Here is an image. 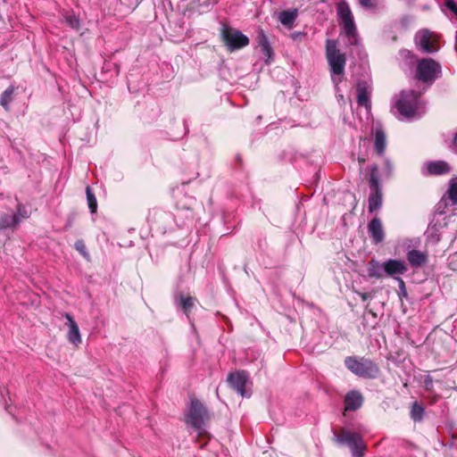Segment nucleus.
<instances>
[{
	"instance_id": "1",
	"label": "nucleus",
	"mask_w": 457,
	"mask_h": 457,
	"mask_svg": "<svg viewBox=\"0 0 457 457\" xmlns=\"http://www.w3.org/2000/svg\"><path fill=\"white\" fill-rule=\"evenodd\" d=\"M395 108L404 119H417L425 112L419 95L413 90L402 91L395 99Z\"/></svg>"
},
{
	"instance_id": "2",
	"label": "nucleus",
	"mask_w": 457,
	"mask_h": 457,
	"mask_svg": "<svg viewBox=\"0 0 457 457\" xmlns=\"http://www.w3.org/2000/svg\"><path fill=\"white\" fill-rule=\"evenodd\" d=\"M326 59L329 67L331 79L336 87L341 82V78L346 64V56L337 47V42L333 39L326 41Z\"/></svg>"
},
{
	"instance_id": "3",
	"label": "nucleus",
	"mask_w": 457,
	"mask_h": 457,
	"mask_svg": "<svg viewBox=\"0 0 457 457\" xmlns=\"http://www.w3.org/2000/svg\"><path fill=\"white\" fill-rule=\"evenodd\" d=\"M345 367L354 375L364 378H376L379 374L378 366L365 357L348 356L345 359Z\"/></svg>"
},
{
	"instance_id": "4",
	"label": "nucleus",
	"mask_w": 457,
	"mask_h": 457,
	"mask_svg": "<svg viewBox=\"0 0 457 457\" xmlns=\"http://www.w3.org/2000/svg\"><path fill=\"white\" fill-rule=\"evenodd\" d=\"M337 17L342 25L345 36L351 45H356L358 41L357 29L352 11L346 2H340L337 6Z\"/></svg>"
},
{
	"instance_id": "5",
	"label": "nucleus",
	"mask_w": 457,
	"mask_h": 457,
	"mask_svg": "<svg viewBox=\"0 0 457 457\" xmlns=\"http://www.w3.org/2000/svg\"><path fill=\"white\" fill-rule=\"evenodd\" d=\"M220 36L222 42L230 52L241 49L249 44V38L245 35L227 25H222Z\"/></svg>"
},
{
	"instance_id": "6",
	"label": "nucleus",
	"mask_w": 457,
	"mask_h": 457,
	"mask_svg": "<svg viewBox=\"0 0 457 457\" xmlns=\"http://www.w3.org/2000/svg\"><path fill=\"white\" fill-rule=\"evenodd\" d=\"M441 73V65L433 59L425 58L417 64V78L423 81L433 83Z\"/></svg>"
},
{
	"instance_id": "7",
	"label": "nucleus",
	"mask_w": 457,
	"mask_h": 457,
	"mask_svg": "<svg viewBox=\"0 0 457 457\" xmlns=\"http://www.w3.org/2000/svg\"><path fill=\"white\" fill-rule=\"evenodd\" d=\"M207 418V410L204 404L197 399H192L186 418L187 423L190 424L195 429L200 430L204 428Z\"/></svg>"
},
{
	"instance_id": "8",
	"label": "nucleus",
	"mask_w": 457,
	"mask_h": 457,
	"mask_svg": "<svg viewBox=\"0 0 457 457\" xmlns=\"http://www.w3.org/2000/svg\"><path fill=\"white\" fill-rule=\"evenodd\" d=\"M370 195L369 196V212H374L382 206V192L378 183V166L373 165L370 168Z\"/></svg>"
},
{
	"instance_id": "9",
	"label": "nucleus",
	"mask_w": 457,
	"mask_h": 457,
	"mask_svg": "<svg viewBox=\"0 0 457 457\" xmlns=\"http://www.w3.org/2000/svg\"><path fill=\"white\" fill-rule=\"evenodd\" d=\"M414 41L419 49L424 53L433 54L440 48L437 35L426 29L416 33Z\"/></svg>"
},
{
	"instance_id": "10",
	"label": "nucleus",
	"mask_w": 457,
	"mask_h": 457,
	"mask_svg": "<svg viewBox=\"0 0 457 457\" xmlns=\"http://www.w3.org/2000/svg\"><path fill=\"white\" fill-rule=\"evenodd\" d=\"M420 243L419 237L402 238L395 246V254H406L407 257H426L425 253L419 250Z\"/></svg>"
},
{
	"instance_id": "11",
	"label": "nucleus",
	"mask_w": 457,
	"mask_h": 457,
	"mask_svg": "<svg viewBox=\"0 0 457 457\" xmlns=\"http://www.w3.org/2000/svg\"><path fill=\"white\" fill-rule=\"evenodd\" d=\"M228 383L242 397H250L251 392L246 390L249 378L247 372L244 370L230 373L228 377Z\"/></svg>"
},
{
	"instance_id": "12",
	"label": "nucleus",
	"mask_w": 457,
	"mask_h": 457,
	"mask_svg": "<svg viewBox=\"0 0 457 457\" xmlns=\"http://www.w3.org/2000/svg\"><path fill=\"white\" fill-rule=\"evenodd\" d=\"M385 270H386V277H392L399 281L400 288L405 292V284L404 281L399 278L400 275L403 274L407 268L403 262L395 259H388L384 262Z\"/></svg>"
},
{
	"instance_id": "13",
	"label": "nucleus",
	"mask_w": 457,
	"mask_h": 457,
	"mask_svg": "<svg viewBox=\"0 0 457 457\" xmlns=\"http://www.w3.org/2000/svg\"><path fill=\"white\" fill-rule=\"evenodd\" d=\"M357 91V102L360 106L365 107L367 111H370L371 108L370 103V94H371V85L369 81L361 80L357 83L356 86Z\"/></svg>"
},
{
	"instance_id": "14",
	"label": "nucleus",
	"mask_w": 457,
	"mask_h": 457,
	"mask_svg": "<svg viewBox=\"0 0 457 457\" xmlns=\"http://www.w3.org/2000/svg\"><path fill=\"white\" fill-rule=\"evenodd\" d=\"M446 225L445 218L443 216L442 212L432 220L429 224L426 236L429 241L434 243L439 241L440 239V228H444Z\"/></svg>"
},
{
	"instance_id": "15",
	"label": "nucleus",
	"mask_w": 457,
	"mask_h": 457,
	"mask_svg": "<svg viewBox=\"0 0 457 457\" xmlns=\"http://www.w3.org/2000/svg\"><path fill=\"white\" fill-rule=\"evenodd\" d=\"M368 232L375 243H380L384 240L385 232L381 220L375 217L368 224Z\"/></svg>"
},
{
	"instance_id": "16",
	"label": "nucleus",
	"mask_w": 457,
	"mask_h": 457,
	"mask_svg": "<svg viewBox=\"0 0 457 457\" xmlns=\"http://www.w3.org/2000/svg\"><path fill=\"white\" fill-rule=\"evenodd\" d=\"M362 403L363 397L359 391H350L345 397V410L347 411H354L362 405Z\"/></svg>"
},
{
	"instance_id": "17",
	"label": "nucleus",
	"mask_w": 457,
	"mask_h": 457,
	"mask_svg": "<svg viewBox=\"0 0 457 457\" xmlns=\"http://www.w3.org/2000/svg\"><path fill=\"white\" fill-rule=\"evenodd\" d=\"M258 45L261 47L262 54L266 57L265 62L270 63L273 60V50L270 46V41L263 30H261L257 35Z\"/></svg>"
},
{
	"instance_id": "18",
	"label": "nucleus",
	"mask_w": 457,
	"mask_h": 457,
	"mask_svg": "<svg viewBox=\"0 0 457 457\" xmlns=\"http://www.w3.org/2000/svg\"><path fill=\"white\" fill-rule=\"evenodd\" d=\"M64 317L66 318L67 325L69 326L68 340L71 344L78 345L79 344L81 343V337L79 326L70 313H65Z\"/></svg>"
},
{
	"instance_id": "19",
	"label": "nucleus",
	"mask_w": 457,
	"mask_h": 457,
	"mask_svg": "<svg viewBox=\"0 0 457 457\" xmlns=\"http://www.w3.org/2000/svg\"><path fill=\"white\" fill-rule=\"evenodd\" d=\"M368 277L370 278H383L386 277L384 263H380L376 259H371L367 268Z\"/></svg>"
},
{
	"instance_id": "20",
	"label": "nucleus",
	"mask_w": 457,
	"mask_h": 457,
	"mask_svg": "<svg viewBox=\"0 0 457 457\" xmlns=\"http://www.w3.org/2000/svg\"><path fill=\"white\" fill-rule=\"evenodd\" d=\"M386 146V134L380 126L374 129V148L378 154L382 155Z\"/></svg>"
},
{
	"instance_id": "21",
	"label": "nucleus",
	"mask_w": 457,
	"mask_h": 457,
	"mask_svg": "<svg viewBox=\"0 0 457 457\" xmlns=\"http://www.w3.org/2000/svg\"><path fill=\"white\" fill-rule=\"evenodd\" d=\"M336 440L340 445H345L351 448L361 438L357 433L344 429L340 434H335Z\"/></svg>"
},
{
	"instance_id": "22",
	"label": "nucleus",
	"mask_w": 457,
	"mask_h": 457,
	"mask_svg": "<svg viewBox=\"0 0 457 457\" xmlns=\"http://www.w3.org/2000/svg\"><path fill=\"white\" fill-rule=\"evenodd\" d=\"M427 170L428 174L441 175L448 173L450 171V167L448 163L444 161H436L428 162Z\"/></svg>"
},
{
	"instance_id": "23",
	"label": "nucleus",
	"mask_w": 457,
	"mask_h": 457,
	"mask_svg": "<svg viewBox=\"0 0 457 457\" xmlns=\"http://www.w3.org/2000/svg\"><path fill=\"white\" fill-rule=\"evenodd\" d=\"M455 205L457 204V181L452 179L446 194L443 196L440 204Z\"/></svg>"
},
{
	"instance_id": "24",
	"label": "nucleus",
	"mask_w": 457,
	"mask_h": 457,
	"mask_svg": "<svg viewBox=\"0 0 457 457\" xmlns=\"http://www.w3.org/2000/svg\"><path fill=\"white\" fill-rule=\"evenodd\" d=\"M21 222L19 216H12V214H4L0 217V229L7 228H14Z\"/></svg>"
},
{
	"instance_id": "25",
	"label": "nucleus",
	"mask_w": 457,
	"mask_h": 457,
	"mask_svg": "<svg viewBox=\"0 0 457 457\" xmlns=\"http://www.w3.org/2000/svg\"><path fill=\"white\" fill-rule=\"evenodd\" d=\"M14 93V87L10 86L1 95L0 104L6 110H9V104L12 101V95Z\"/></svg>"
},
{
	"instance_id": "26",
	"label": "nucleus",
	"mask_w": 457,
	"mask_h": 457,
	"mask_svg": "<svg viewBox=\"0 0 457 457\" xmlns=\"http://www.w3.org/2000/svg\"><path fill=\"white\" fill-rule=\"evenodd\" d=\"M195 302V299L194 297L180 295L178 304L182 309V311L187 314L194 307Z\"/></svg>"
},
{
	"instance_id": "27",
	"label": "nucleus",
	"mask_w": 457,
	"mask_h": 457,
	"mask_svg": "<svg viewBox=\"0 0 457 457\" xmlns=\"http://www.w3.org/2000/svg\"><path fill=\"white\" fill-rule=\"evenodd\" d=\"M296 18V12L291 11H283L279 13V21L285 26H291Z\"/></svg>"
},
{
	"instance_id": "28",
	"label": "nucleus",
	"mask_w": 457,
	"mask_h": 457,
	"mask_svg": "<svg viewBox=\"0 0 457 457\" xmlns=\"http://www.w3.org/2000/svg\"><path fill=\"white\" fill-rule=\"evenodd\" d=\"M353 457H363L366 450V445L361 437L350 448Z\"/></svg>"
},
{
	"instance_id": "29",
	"label": "nucleus",
	"mask_w": 457,
	"mask_h": 457,
	"mask_svg": "<svg viewBox=\"0 0 457 457\" xmlns=\"http://www.w3.org/2000/svg\"><path fill=\"white\" fill-rule=\"evenodd\" d=\"M423 414H424V408L417 402H414L411 405V419L414 421H420L423 418Z\"/></svg>"
},
{
	"instance_id": "30",
	"label": "nucleus",
	"mask_w": 457,
	"mask_h": 457,
	"mask_svg": "<svg viewBox=\"0 0 457 457\" xmlns=\"http://www.w3.org/2000/svg\"><path fill=\"white\" fill-rule=\"evenodd\" d=\"M86 193H87L88 207H89L91 212H95L97 208L96 198L95 195L93 194V192L91 191L89 187H87Z\"/></svg>"
},
{
	"instance_id": "31",
	"label": "nucleus",
	"mask_w": 457,
	"mask_h": 457,
	"mask_svg": "<svg viewBox=\"0 0 457 457\" xmlns=\"http://www.w3.org/2000/svg\"><path fill=\"white\" fill-rule=\"evenodd\" d=\"M65 22L71 28V29H79V18L74 15V14H67L65 16Z\"/></svg>"
},
{
	"instance_id": "32",
	"label": "nucleus",
	"mask_w": 457,
	"mask_h": 457,
	"mask_svg": "<svg viewBox=\"0 0 457 457\" xmlns=\"http://www.w3.org/2000/svg\"><path fill=\"white\" fill-rule=\"evenodd\" d=\"M12 216H19V219H21V220L29 218V212L25 207L19 205L17 212L12 214Z\"/></svg>"
},
{
	"instance_id": "33",
	"label": "nucleus",
	"mask_w": 457,
	"mask_h": 457,
	"mask_svg": "<svg viewBox=\"0 0 457 457\" xmlns=\"http://www.w3.org/2000/svg\"><path fill=\"white\" fill-rule=\"evenodd\" d=\"M75 248L79 251L81 255H87V248L83 241H77L75 243Z\"/></svg>"
},
{
	"instance_id": "34",
	"label": "nucleus",
	"mask_w": 457,
	"mask_h": 457,
	"mask_svg": "<svg viewBox=\"0 0 457 457\" xmlns=\"http://www.w3.org/2000/svg\"><path fill=\"white\" fill-rule=\"evenodd\" d=\"M427 259H409L411 265L414 268L420 267L425 264Z\"/></svg>"
},
{
	"instance_id": "35",
	"label": "nucleus",
	"mask_w": 457,
	"mask_h": 457,
	"mask_svg": "<svg viewBox=\"0 0 457 457\" xmlns=\"http://www.w3.org/2000/svg\"><path fill=\"white\" fill-rule=\"evenodd\" d=\"M360 4L367 8L374 7L377 4V0H359Z\"/></svg>"
},
{
	"instance_id": "36",
	"label": "nucleus",
	"mask_w": 457,
	"mask_h": 457,
	"mask_svg": "<svg viewBox=\"0 0 457 457\" xmlns=\"http://www.w3.org/2000/svg\"><path fill=\"white\" fill-rule=\"evenodd\" d=\"M445 6L457 15V4L453 0H448L445 4Z\"/></svg>"
},
{
	"instance_id": "37",
	"label": "nucleus",
	"mask_w": 457,
	"mask_h": 457,
	"mask_svg": "<svg viewBox=\"0 0 457 457\" xmlns=\"http://www.w3.org/2000/svg\"><path fill=\"white\" fill-rule=\"evenodd\" d=\"M424 384H425V387L426 389L428 390H430L433 386V379L431 377L429 376H427L425 380H424Z\"/></svg>"
},
{
	"instance_id": "38",
	"label": "nucleus",
	"mask_w": 457,
	"mask_h": 457,
	"mask_svg": "<svg viewBox=\"0 0 457 457\" xmlns=\"http://www.w3.org/2000/svg\"><path fill=\"white\" fill-rule=\"evenodd\" d=\"M360 296L362 301H366L368 299V295L366 293L360 294Z\"/></svg>"
},
{
	"instance_id": "39",
	"label": "nucleus",
	"mask_w": 457,
	"mask_h": 457,
	"mask_svg": "<svg viewBox=\"0 0 457 457\" xmlns=\"http://www.w3.org/2000/svg\"><path fill=\"white\" fill-rule=\"evenodd\" d=\"M386 164L387 168L389 169V170L391 171L393 169L391 162L389 161H386Z\"/></svg>"
},
{
	"instance_id": "40",
	"label": "nucleus",
	"mask_w": 457,
	"mask_h": 457,
	"mask_svg": "<svg viewBox=\"0 0 457 457\" xmlns=\"http://www.w3.org/2000/svg\"><path fill=\"white\" fill-rule=\"evenodd\" d=\"M454 146H455L456 151H457V134L455 135V137H454Z\"/></svg>"
},
{
	"instance_id": "41",
	"label": "nucleus",
	"mask_w": 457,
	"mask_h": 457,
	"mask_svg": "<svg viewBox=\"0 0 457 457\" xmlns=\"http://www.w3.org/2000/svg\"><path fill=\"white\" fill-rule=\"evenodd\" d=\"M9 408H10L9 406H6V407H5V410H6L8 412H11V411H10V410H9Z\"/></svg>"
},
{
	"instance_id": "42",
	"label": "nucleus",
	"mask_w": 457,
	"mask_h": 457,
	"mask_svg": "<svg viewBox=\"0 0 457 457\" xmlns=\"http://www.w3.org/2000/svg\"><path fill=\"white\" fill-rule=\"evenodd\" d=\"M360 162H364V159H359Z\"/></svg>"
}]
</instances>
